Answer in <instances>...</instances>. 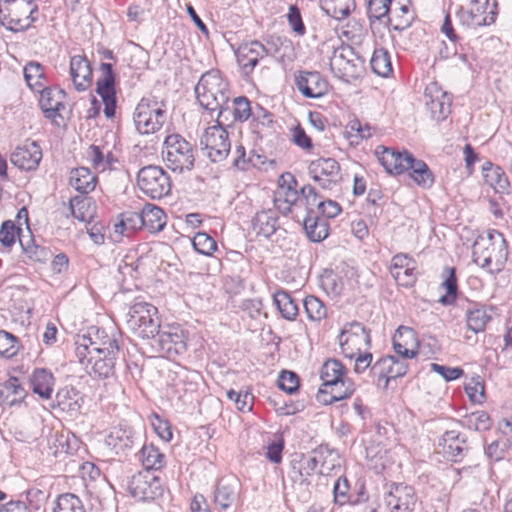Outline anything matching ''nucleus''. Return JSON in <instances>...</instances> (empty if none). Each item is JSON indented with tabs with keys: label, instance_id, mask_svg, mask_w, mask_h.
<instances>
[{
	"label": "nucleus",
	"instance_id": "obj_1",
	"mask_svg": "<svg viewBox=\"0 0 512 512\" xmlns=\"http://www.w3.org/2000/svg\"><path fill=\"white\" fill-rule=\"evenodd\" d=\"M196 98L204 109L211 113L217 112V117L229 120L230 90L228 82L219 70L205 72L195 86Z\"/></svg>",
	"mask_w": 512,
	"mask_h": 512
},
{
	"label": "nucleus",
	"instance_id": "obj_2",
	"mask_svg": "<svg viewBox=\"0 0 512 512\" xmlns=\"http://www.w3.org/2000/svg\"><path fill=\"white\" fill-rule=\"evenodd\" d=\"M346 374L347 369L339 360H326L320 371L322 385L318 390V401L327 405L349 398L355 391V384Z\"/></svg>",
	"mask_w": 512,
	"mask_h": 512
},
{
	"label": "nucleus",
	"instance_id": "obj_3",
	"mask_svg": "<svg viewBox=\"0 0 512 512\" xmlns=\"http://www.w3.org/2000/svg\"><path fill=\"white\" fill-rule=\"evenodd\" d=\"M507 257L506 240L498 231L480 235L473 243L474 263L491 274L503 269Z\"/></svg>",
	"mask_w": 512,
	"mask_h": 512
},
{
	"label": "nucleus",
	"instance_id": "obj_4",
	"mask_svg": "<svg viewBox=\"0 0 512 512\" xmlns=\"http://www.w3.org/2000/svg\"><path fill=\"white\" fill-rule=\"evenodd\" d=\"M39 15L35 0H0V22L10 31L28 30Z\"/></svg>",
	"mask_w": 512,
	"mask_h": 512
},
{
	"label": "nucleus",
	"instance_id": "obj_5",
	"mask_svg": "<svg viewBox=\"0 0 512 512\" xmlns=\"http://www.w3.org/2000/svg\"><path fill=\"white\" fill-rule=\"evenodd\" d=\"M161 155L167 168L173 172L184 173L194 167V147L178 133L170 134L165 138Z\"/></svg>",
	"mask_w": 512,
	"mask_h": 512
},
{
	"label": "nucleus",
	"instance_id": "obj_6",
	"mask_svg": "<svg viewBox=\"0 0 512 512\" xmlns=\"http://www.w3.org/2000/svg\"><path fill=\"white\" fill-rule=\"evenodd\" d=\"M158 310L147 302H135L127 315V327L136 336L143 339L155 338L160 329Z\"/></svg>",
	"mask_w": 512,
	"mask_h": 512
},
{
	"label": "nucleus",
	"instance_id": "obj_7",
	"mask_svg": "<svg viewBox=\"0 0 512 512\" xmlns=\"http://www.w3.org/2000/svg\"><path fill=\"white\" fill-rule=\"evenodd\" d=\"M166 119L165 104L157 101L155 97L142 98L133 114L135 128L143 135L157 132Z\"/></svg>",
	"mask_w": 512,
	"mask_h": 512
},
{
	"label": "nucleus",
	"instance_id": "obj_8",
	"mask_svg": "<svg viewBox=\"0 0 512 512\" xmlns=\"http://www.w3.org/2000/svg\"><path fill=\"white\" fill-rule=\"evenodd\" d=\"M229 120L216 117V124L207 127L200 138V145L212 162H221L231 150V142L224 125Z\"/></svg>",
	"mask_w": 512,
	"mask_h": 512
},
{
	"label": "nucleus",
	"instance_id": "obj_9",
	"mask_svg": "<svg viewBox=\"0 0 512 512\" xmlns=\"http://www.w3.org/2000/svg\"><path fill=\"white\" fill-rule=\"evenodd\" d=\"M338 340L343 355L346 358L353 359L356 355L370 349V329L358 321L345 323Z\"/></svg>",
	"mask_w": 512,
	"mask_h": 512
},
{
	"label": "nucleus",
	"instance_id": "obj_10",
	"mask_svg": "<svg viewBox=\"0 0 512 512\" xmlns=\"http://www.w3.org/2000/svg\"><path fill=\"white\" fill-rule=\"evenodd\" d=\"M364 60L349 45L334 49L330 57V69L339 79L349 82L356 79L363 71Z\"/></svg>",
	"mask_w": 512,
	"mask_h": 512
},
{
	"label": "nucleus",
	"instance_id": "obj_11",
	"mask_svg": "<svg viewBox=\"0 0 512 512\" xmlns=\"http://www.w3.org/2000/svg\"><path fill=\"white\" fill-rule=\"evenodd\" d=\"M137 185L151 199H161L171 191L170 176L157 165L141 168L137 173Z\"/></svg>",
	"mask_w": 512,
	"mask_h": 512
},
{
	"label": "nucleus",
	"instance_id": "obj_12",
	"mask_svg": "<svg viewBox=\"0 0 512 512\" xmlns=\"http://www.w3.org/2000/svg\"><path fill=\"white\" fill-rule=\"evenodd\" d=\"M424 99L431 118L437 122L445 120L450 114L452 96L438 82L432 81L426 86Z\"/></svg>",
	"mask_w": 512,
	"mask_h": 512
},
{
	"label": "nucleus",
	"instance_id": "obj_13",
	"mask_svg": "<svg viewBox=\"0 0 512 512\" xmlns=\"http://www.w3.org/2000/svg\"><path fill=\"white\" fill-rule=\"evenodd\" d=\"M142 442V436L128 425L112 427L105 438V443L117 455H127Z\"/></svg>",
	"mask_w": 512,
	"mask_h": 512
},
{
	"label": "nucleus",
	"instance_id": "obj_14",
	"mask_svg": "<svg viewBox=\"0 0 512 512\" xmlns=\"http://www.w3.org/2000/svg\"><path fill=\"white\" fill-rule=\"evenodd\" d=\"M101 75L97 80L96 91L104 104V114L106 118L115 117L117 98L115 89V74L113 66L110 63H101Z\"/></svg>",
	"mask_w": 512,
	"mask_h": 512
},
{
	"label": "nucleus",
	"instance_id": "obj_15",
	"mask_svg": "<svg viewBox=\"0 0 512 512\" xmlns=\"http://www.w3.org/2000/svg\"><path fill=\"white\" fill-rule=\"evenodd\" d=\"M132 497L139 501H150L162 495V485L159 477L151 471L139 472L132 476L128 484Z\"/></svg>",
	"mask_w": 512,
	"mask_h": 512
},
{
	"label": "nucleus",
	"instance_id": "obj_16",
	"mask_svg": "<svg viewBox=\"0 0 512 512\" xmlns=\"http://www.w3.org/2000/svg\"><path fill=\"white\" fill-rule=\"evenodd\" d=\"M309 175L324 189H331L341 180V169L334 158H319L311 161Z\"/></svg>",
	"mask_w": 512,
	"mask_h": 512
},
{
	"label": "nucleus",
	"instance_id": "obj_17",
	"mask_svg": "<svg viewBox=\"0 0 512 512\" xmlns=\"http://www.w3.org/2000/svg\"><path fill=\"white\" fill-rule=\"evenodd\" d=\"M154 342L158 346V351L166 357L182 355L187 350V335L179 327H169L167 330H159Z\"/></svg>",
	"mask_w": 512,
	"mask_h": 512
},
{
	"label": "nucleus",
	"instance_id": "obj_18",
	"mask_svg": "<svg viewBox=\"0 0 512 512\" xmlns=\"http://www.w3.org/2000/svg\"><path fill=\"white\" fill-rule=\"evenodd\" d=\"M390 512H411L417 498L414 488L406 484H393L384 498Z\"/></svg>",
	"mask_w": 512,
	"mask_h": 512
},
{
	"label": "nucleus",
	"instance_id": "obj_19",
	"mask_svg": "<svg viewBox=\"0 0 512 512\" xmlns=\"http://www.w3.org/2000/svg\"><path fill=\"white\" fill-rule=\"evenodd\" d=\"M271 48L258 40L242 43L236 50V58L244 74L252 73L261 59L270 54Z\"/></svg>",
	"mask_w": 512,
	"mask_h": 512
},
{
	"label": "nucleus",
	"instance_id": "obj_20",
	"mask_svg": "<svg viewBox=\"0 0 512 512\" xmlns=\"http://www.w3.org/2000/svg\"><path fill=\"white\" fill-rule=\"evenodd\" d=\"M295 85L307 98H320L329 90L328 81L317 71H299L295 75Z\"/></svg>",
	"mask_w": 512,
	"mask_h": 512
},
{
	"label": "nucleus",
	"instance_id": "obj_21",
	"mask_svg": "<svg viewBox=\"0 0 512 512\" xmlns=\"http://www.w3.org/2000/svg\"><path fill=\"white\" fill-rule=\"evenodd\" d=\"M322 460L323 450L321 448L314 450L311 455L303 457L298 466H292V470L289 474L290 479L294 483L308 486L310 484L309 476L317 471L320 464L321 467H323L324 463ZM318 472L319 474H323V468H320Z\"/></svg>",
	"mask_w": 512,
	"mask_h": 512
},
{
	"label": "nucleus",
	"instance_id": "obj_22",
	"mask_svg": "<svg viewBox=\"0 0 512 512\" xmlns=\"http://www.w3.org/2000/svg\"><path fill=\"white\" fill-rule=\"evenodd\" d=\"M42 159V150L35 141H26L18 146L11 154L10 160L13 165L21 170H35Z\"/></svg>",
	"mask_w": 512,
	"mask_h": 512
},
{
	"label": "nucleus",
	"instance_id": "obj_23",
	"mask_svg": "<svg viewBox=\"0 0 512 512\" xmlns=\"http://www.w3.org/2000/svg\"><path fill=\"white\" fill-rule=\"evenodd\" d=\"M390 273L399 285L410 287L417 279L416 261L407 254H397L392 258Z\"/></svg>",
	"mask_w": 512,
	"mask_h": 512
},
{
	"label": "nucleus",
	"instance_id": "obj_24",
	"mask_svg": "<svg viewBox=\"0 0 512 512\" xmlns=\"http://www.w3.org/2000/svg\"><path fill=\"white\" fill-rule=\"evenodd\" d=\"M240 491V482L236 477L222 478L214 492V503L220 510H228L236 504Z\"/></svg>",
	"mask_w": 512,
	"mask_h": 512
},
{
	"label": "nucleus",
	"instance_id": "obj_25",
	"mask_svg": "<svg viewBox=\"0 0 512 512\" xmlns=\"http://www.w3.org/2000/svg\"><path fill=\"white\" fill-rule=\"evenodd\" d=\"M70 76L77 91L87 90L93 81V72L88 59L83 55H75L70 60Z\"/></svg>",
	"mask_w": 512,
	"mask_h": 512
},
{
	"label": "nucleus",
	"instance_id": "obj_26",
	"mask_svg": "<svg viewBox=\"0 0 512 512\" xmlns=\"http://www.w3.org/2000/svg\"><path fill=\"white\" fill-rule=\"evenodd\" d=\"M40 92L39 105L49 119H55L60 116V111L65 108L63 99L66 96L64 90H55L44 86L37 90Z\"/></svg>",
	"mask_w": 512,
	"mask_h": 512
},
{
	"label": "nucleus",
	"instance_id": "obj_27",
	"mask_svg": "<svg viewBox=\"0 0 512 512\" xmlns=\"http://www.w3.org/2000/svg\"><path fill=\"white\" fill-rule=\"evenodd\" d=\"M408 365L405 361L398 360L393 355H387L377 360L372 366V372L379 378H385L386 382L406 374Z\"/></svg>",
	"mask_w": 512,
	"mask_h": 512
},
{
	"label": "nucleus",
	"instance_id": "obj_28",
	"mask_svg": "<svg viewBox=\"0 0 512 512\" xmlns=\"http://www.w3.org/2000/svg\"><path fill=\"white\" fill-rule=\"evenodd\" d=\"M393 348L395 353L405 359L414 358L418 353L414 330L410 327L400 326L393 336Z\"/></svg>",
	"mask_w": 512,
	"mask_h": 512
},
{
	"label": "nucleus",
	"instance_id": "obj_29",
	"mask_svg": "<svg viewBox=\"0 0 512 512\" xmlns=\"http://www.w3.org/2000/svg\"><path fill=\"white\" fill-rule=\"evenodd\" d=\"M91 339V348L94 354H118L119 344L115 336L108 335L104 330L97 327H91L87 334Z\"/></svg>",
	"mask_w": 512,
	"mask_h": 512
},
{
	"label": "nucleus",
	"instance_id": "obj_30",
	"mask_svg": "<svg viewBox=\"0 0 512 512\" xmlns=\"http://www.w3.org/2000/svg\"><path fill=\"white\" fill-rule=\"evenodd\" d=\"M116 356L117 354H94L87 360L85 370L95 378H109L114 374Z\"/></svg>",
	"mask_w": 512,
	"mask_h": 512
},
{
	"label": "nucleus",
	"instance_id": "obj_31",
	"mask_svg": "<svg viewBox=\"0 0 512 512\" xmlns=\"http://www.w3.org/2000/svg\"><path fill=\"white\" fill-rule=\"evenodd\" d=\"M26 397V390L16 377L0 383V405L14 406L20 404Z\"/></svg>",
	"mask_w": 512,
	"mask_h": 512
},
{
	"label": "nucleus",
	"instance_id": "obj_32",
	"mask_svg": "<svg viewBox=\"0 0 512 512\" xmlns=\"http://www.w3.org/2000/svg\"><path fill=\"white\" fill-rule=\"evenodd\" d=\"M55 378L46 368L35 369L30 376L32 391L42 399H50L54 390Z\"/></svg>",
	"mask_w": 512,
	"mask_h": 512
},
{
	"label": "nucleus",
	"instance_id": "obj_33",
	"mask_svg": "<svg viewBox=\"0 0 512 512\" xmlns=\"http://www.w3.org/2000/svg\"><path fill=\"white\" fill-rule=\"evenodd\" d=\"M278 228L277 212L272 209L257 212L252 218V229L258 236L269 238Z\"/></svg>",
	"mask_w": 512,
	"mask_h": 512
},
{
	"label": "nucleus",
	"instance_id": "obj_34",
	"mask_svg": "<svg viewBox=\"0 0 512 512\" xmlns=\"http://www.w3.org/2000/svg\"><path fill=\"white\" fill-rule=\"evenodd\" d=\"M482 174L485 182L497 193L508 192L510 183L501 167L488 161L482 166Z\"/></svg>",
	"mask_w": 512,
	"mask_h": 512
},
{
	"label": "nucleus",
	"instance_id": "obj_35",
	"mask_svg": "<svg viewBox=\"0 0 512 512\" xmlns=\"http://www.w3.org/2000/svg\"><path fill=\"white\" fill-rule=\"evenodd\" d=\"M408 153L384 147L378 159L389 174L400 175L405 172V162L409 159Z\"/></svg>",
	"mask_w": 512,
	"mask_h": 512
},
{
	"label": "nucleus",
	"instance_id": "obj_36",
	"mask_svg": "<svg viewBox=\"0 0 512 512\" xmlns=\"http://www.w3.org/2000/svg\"><path fill=\"white\" fill-rule=\"evenodd\" d=\"M96 183L97 177L86 167L74 168L70 172L69 184L83 195L92 192Z\"/></svg>",
	"mask_w": 512,
	"mask_h": 512
},
{
	"label": "nucleus",
	"instance_id": "obj_37",
	"mask_svg": "<svg viewBox=\"0 0 512 512\" xmlns=\"http://www.w3.org/2000/svg\"><path fill=\"white\" fill-rule=\"evenodd\" d=\"M143 228L150 233H157L163 230L166 224V215L162 208L154 204H145L141 210Z\"/></svg>",
	"mask_w": 512,
	"mask_h": 512
},
{
	"label": "nucleus",
	"instance_id": "obj_38",
	"mask_svg": "<svg viewBox=\"0 0 512 512\" xmlns=\"http://www.w3.org/2000/svg\"><path fill=\"white\" fill-rule=\"evenodd\" d=\"M466 324L469 330L474 333L485 331L492 316L488 313L487 307L480 304H473L465 313Z\"/></svg>",
	"mask_w": 512,
	"mask_h": 512
},
{
	"label": "nucleus",
	"instance_id": "obj_39",
	"mask_svg": "<svg viewBox=\"0 0 512 512\" xmlns=\"http://www.w3.org/2000/svg\"><path fill=\"white\" fill-rule=\"evenodd\" d=\"M303 226L308 238L313 242H321L328 236V223L318 214L305 215Z\"/></svg>",
	"mask_w": 512,
	"mask_h": 512
},
{
	"label": "nucleus",
	"instance_id": "obj_40",
	"mask_svg": "<svg viewBox=\"0 0 512 512\" xmlns=\"http://www.w3.org/2000/svg\"><path fill=\"white\" fill-rule=\"evenodd\" d=\"M142 228L141 212L125 211L121 213L119 222L114 225V233L119 237H129Z\"/></svg>",
	"mask_w": 512,
	"mask_h": 512
},
{
	"label": "nucleus",
	"instance_id": "obj_41",
	"mask_svg": "<svg viewBox=\"0 0 512 512\" xmlns=\"http://www.w3.org/2000/svg\"><path fill=\"white\" fill-rule=\"evenodd\" d=\"M320 6L328 16L341 21L355 10L356 4L355 0H320Z\"/></svg>",
	"mask_w": 512,
	"mask_h": 512
},
{
	"label": "nucleus",
	"instance_id": "obj_42",
	"mask_svg": "<svg viewBox=\"0 0 512 512\" xmlns=\"http://www.w3.org/2000/svg\"><path fill=\"white\" fill-rule=\"evenodd\" d=\"M465 440L459 439V433L457 431L451 430L446 431L439 445L443 446L444 453L449 457L452 461L458 462L464 456V447Z\"/></svg>",
	"mask_w": 512,
	"mask_h": 512
},
{
	"label": "nucleus",
	"instance_id": "obj_43",
	"mask_svg": "<svg viewBox=\"0 0 512 512\" xmlns=\"http://www.w3.org/2000/svg\"><path fill=\"white\" fill-rule=\"evenodd\" d=\"M273 302L284 319L293 321L298 316V303L289 292L276 291L273 295Z\"/></svg>",
	"mask_w": 512,
	"mask_h": 512
},
{
	"label": "nucleus",
	"instance_id": "obj_44",
	"mask_svg": "<svg viewBox=\"0 0 512 512\" xmlns=\"http://www.w3.org/2000/svg\"><path fill=\"white\" fill-rule=\"evenodd\" d=\"M19 243L24 254L33 261L45 263L52 256L50 250L45 246L36 244L31 235L19 237Z\"/></svg>",
	"mask_w": 512,
	"mask_h": 512
},
{
	"label": "nucleus",
	"instance_id": "obj_45",
	"mask_svg": "<svg viewBox=\"0 0 512 512\" xmlns=\"http://www.w3.org/2000/svg\"><path fill=\"white\" fill-rule=\"evenodd\" d=\"M24 78L27 85L35 91L48 83L44 66L36 61H30L25 65Z\"/></svg>",
	"mask_w": 512,
	"mask_h": 512
},
{
	"label": "nucleus",
	"instance_id": "obj_46",
	"mask_svg": "<svg viewBox=\"0 0 512 512\" xmlns=\"http://www.w3.org/2000/svg\"><path fill=\"white\" fill-rule=\"evenodd\" d=\"M140 452V459L145 471L159 470L165 466L166 457L156 446L143 445Z\"/></svg>",
	"mask_w": 512,
	"mask_h": 512
},
{
	"label": "nucleus",
	"instance_id": "obj_47",
	"mask_svg": "<svg viewBox=\"0 0 512 512\" xmlns=\"http://www.w3.org/2000/svg\"><path fill=\"white\" fill-rule=\"evenodd\" d=\"M87 158L97 171H105L110 167L113 159L112 152L105 146L91 145L87 150Z\"/></svg>",
	"mask_w": 512,
	"mask_h": 512
},
{
	"label": "nucleus",
	"instance_id": "obj_48",
	"mask_svg": "<svg viewBox=\"0 0 512 512\" xmlns=\"http://www.w3.org/2000/svg\"><path fill=\"white\" fill-rule=\"evenodd\" d=\"M227 116L230 117L228 122H245L251 116L255 117V112L251 108L250 101L246 97L240 96L233 99Z\"/></svg>",
	"mask_w": 512,
	"mask_h": 512
},
{
	"label": "nucleus",
	"instance_id": "obj_49",
	"mask_svg": "<svg viewBox=\"0 0 512 512\" xmlns=\"http://www.w3.org/2000/svg\"><path fill=\"white\" fill-rule=\"evenodd\" d=\"M370 65L373 72L381 77H388L393 72L390 54L384 48L374 50Z\"/></svg>",
	"mask_w": 512,
	"mask_h": 512
},
{
	"label": "nucleus",
	"instance_id": "obj_50",
	"mask_svg": "<svg viewBox=\"0 0 512 512\" xmlns=\"http://www.w3.org/2000/svg\"><path fill=\"white\" fill-rule=\"evenodd\" d=\"M300 198L295 188L281 187L275 202L283 213H289L292 209H300Z\"/></svg>",
	"mask_w": 512,
	"mask_h": 512
},
{
	"label": "nucleus",
	"instance_id": "obj_51",
	"mask_svg": "<svg viewBox=\"0 0 512 512\" xmlns=\"http://www.w3.org/2000/svg\"><path fill=\"white\" fill-rule=\"evenodd\" d=\"M53 512H85V508L77 495L63 493L57 497Z\"/></svg>",
	"mask_w": 512,
	"mask_h": 512
},
{
	"label": "nucleus",
	"instance_id": "obj_52",
	"mask_svg": "<svg viewBox=\"0 0 512 512\" xmlns=\"http://www.w3.org/2000/svg\"><path fill=\"white\" fill-rule=\"evenodd\" d=\"M472 4L474 16L484 15L480 24L490 25L495 22L497 15V3L495 0H474Z\"/></svg>",
	"mask_w": 512,
	"mask_h": 512
},
{
	"label": "nucleus",
	"instance_id": "obj_53",
	"mask_svg": "<svg viewBox=\"0 0 512 512\" xmlns=\"http://www.w3.org/2000/svg\"><path fill=\"white\" fill-rule=\"evenodd\" d=\"M300 208L305 210V215L318 214V204L323 199L311 185H304L301 190Z\"/></svg>",
	"mask_w": 512,
	"mask_h": 512
},
{
	"label": "nucleus",
	"instance_id": "obj_54",
	"mask_svg": "<svg viewBox=\"0 0 512 512\" xmlns=\"http://www.w3.org/2000/svg\"><path fill=\"white\" fill-rule=\"evenodd\" d=\"M463 426L475 431H487L492 426L489 414L485 411H475L463 417Z\"/></svg>",
	"mask_w": 512,
	"mask_h": 512
},
{
	"label": "nucleus",
	"instance_id": "obj_55",
	"mask_svg": "<svg viewBox=\"0 0 512 512\" xmlns=\"http://www.w3.org/2000/svg\"><path fill=\"white\" fill-rule=\"evenodd\" d=\"M303 307L308 319L311 321H320L327 316L325 304L316 296H306L303 300Z\"/></svg>",
	"mask_w": 512,
	"mask_h": 512
},
{
	"label": "nucleus",
	"instance_id": "obj_56",
	"mask_svg": "<svg viewBox=\"0 0 512 512\" xmlns=\"http://www.w3.org/2000/svg\"><path fill=\"white\" fill-rule=\"evenodd\" d=\"M69 206L73 217L81 222H85L92 217L90 198L75 196L71 198Z\"/></svg>",
	"mask_w": 512,
	"mask_h": 512
},
{
	"label": "nucleus",
	"instance_id": "obj_57",
	"mask_svg": "<svg viewBox=\"0 0 512 512\" xmlns=\"http://www.w3.org/2000/svg\"><path fill=\"white\" fill-rule=\"evenodd\" d=\"M392 15L388 18L390 25L396 31H403L408 28L412 21L413 15L409 11L407 5H399L391 10Z\"/></svg>",
	"mask_w": 512,
	"mask_h": 512
},
{
	"label": "nucleus",
	"instance_id": "obj_58",
	"mask_svg": "<svg viewBox=\"0 0 512 512\" xmlns=\"http://www.w3.org/2000/svg\"><path fill=\"white\" fill-rule=\"evenodd\" d=\"M20 341L12 333L0 330V355L6 358H12L20 350Z\"/></svg>",
	"mask_w": 512,
	"mask_h": 512
},
{
	"label": "nucleus",
	"instance_id": "obj_59",
	"mask_svg": "<svg viewBox=\"0 0 512 512\" xmlns=\"http://www.w3.org/2000/svg\"><path fill=\"white\" fill-rule=\"evenodd\" d=\"M442 286L446 290V294L442 295L439 302L443 305H452L455 303L457 298L458 286L457 278L455 274V268H448V276L442 283Z\"/></svg>",
	"mask_w": 512,
	"mask_h": 512
},
{
	"label": "nucleus",
	"instance_id": "obj_60",
	"mask_svg": "<svg viewBox=\"0 0 512 512\" xmlns=\"http://www.w3.org/2000/svg\"><path fill=\"white\" fill-rule=\"evenodd\" d=\"M21 229L13 221H4L0 228V243L3 247L10 249L16 242V238L26 237L20 234Z\"/></svg>",
	"mask_w": 512,
	"mask_h": 512
},
{
	"label": "nucleus",
	"instance_id": "obj_61",
	"mask_svg": "<svg viewBox=\"0 0 512 512\" xmlns=\"http://www.w3.org/2000/svg\"><path fill=\"white\" fill-rule=\"evenodd\" d=\"M75 349L74 354L78 362L86 368L87 360L90 356H94V352L91 348V339L88 336L77 335L74 343Z\"/></svg>",
	"mask_w": 512,
	"mask_h": 512
},
{
	"label": "nucleus",
	"instance_id": "obj_62",
	"mask_svg": "<svg viewBox=\"0 0 512 512\" xmlns=\"http://www.w3.org/2000/svg\"><path fill=\"white\" fill-rule=\"evenodd\" d=\"M192 244L197 252L207 256L211 255L217 248L215 240L204 232L197 233L193 238Z\"/></svg>",
	"mask_w": 512,
	"mask_h": 512
},
{
	"label": "nucleus",
	"instance_id": "obj_63",
	"mask_svg": "<svg viewBox=\"0 0 512 512\" xmlns=\"http://www.w3.org/2000/svg\"><path fill=\"white\" fill-rule=\"evenodd\" d=\"M465 391L472 402L482 403L485 399V386L480 376L472 377L465 385Z\"/></svg>",
	"mask_w": 512,
	"mask_h": 512
},
{
	"label": "nucleus",
	"instance_id": "obj_64",
	"mask_svg": "<svg viewBox=\"0 0 512 512\" xmlns=\"http://www.w3.org/2000/svg\"><path fill=\"white\" fill-rule=\"evenodd\" d=\"M391 0H369L367 14L371 20H381L390 12Z\"/></svg>",
	"mask_w": 512,
	"mask_h": 512
}]
</instances>
